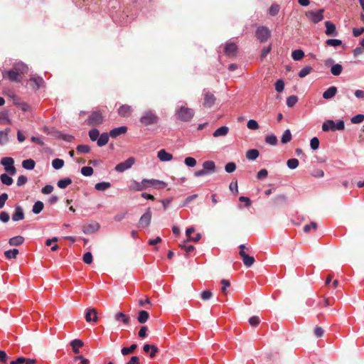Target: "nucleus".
<instances>
[{"label": "nucleus", "mask_w": 364, "mask_h": 364, "mask_svg": "<svg viewBox=\"0 0 364 364\" xmlns=\"http://www.w3.org/2000/svg\"><path fill=\"white\" fill-rule=\"evenodd\" d=\"M1 181L3 184L11 186L13 183V178L8 176L6 173H3L0 176Z\"/></svg>", "instance_id": "40"}, {"label": "nucleus", "mask_w": 364, "mask_h": 364, "mask_svg": "<svg viewBox=\"0 0 364 364\" xmlns=\"http://www.w3.org/2000/svg\"><path fill=\"white\" fill-rule=\"evenodd\" d=\"M326 44L329 46H338L342 44V41L339 39H328L326 41Z\"/></svg>", "instance_id": "53"}, {"label": "nucleus", "mask_w": 364, "mask_h": 364, "mask_svg": "<svg viewBox=\"0 0 364 364\" xmlns=\"http://www.w3.org/2000/svg\"><path fill=\"white\" fill-rule=\"evenodd\" d=\"M279 9L280 8L278 4H272L269 9V13L272 16H275L279 13Z\"/></svg>", "instance_id": "61"}, {"label": "nucleus", "mask_w": 364, "mask_h": 364, "mask_svg": "<svg viewBox=\"0 0 364 364\" xmlns=\"http://www.w3.org/2000/svg\"><path fill=\"white\" fill-rule=\"evenodd\" d=\"M24 241V238L22 236H15L9 239V243L12 246H18L21 245Z\"/></svg>", "instance_id": "31"}, {"label": "nucleus", "mask_w": 364, "mask_h": 364, "mask_svg": "<svg viewBox=\"0 0 364 364\" xmlns=\"http://www.w3.org/2000/svg\"><path fill=\"white\" fill-rule=\"evenodd\" d=\"M136 344H132L129 347H124L122 348L121 352L123 355H127L134 353V351L136 349Z\"/></svg>", "instance_id": "36"}, {"label": "nucleus", "mask_w": 364, "mask_h": 364, "mask_svg": "<svg viewBox=\"0 0 364 364\" xmlns=\"http://www.w3.org/2000/svg\"><path fill=\"white\" fill-rule=\"evenodd\" d=\"M159 120V117L153 110L144 112L139 119V122L145 127L156 124Z\"/></svg>", "instance_id": "1"}, {"label": "nucleus", "mask_w": 364, "mask_h": 364, "mask_svg": "<svg viewBox=\"0 0 364 364\" xmlns=\"http://www.w3.org/2000/svg\"><path fill=\"white\" fill-rule=\"evenodd\" d=\"M135 162V159L134 157H129L126 161L118 164L115 166V171L117 172H123L129 168H130Z\"/></svg>", "instance_id": "11"}, {"label": "nucleus", "mask_w": 364, "mask_h": 364, "mask_svg": "<svg viewBox=\"0 0 364 364\" xmlns=\"http://www.w3.org/2000/svg\"><path fill=\"white\" fill-rule=\"evenodd\" d=\"M287 165L290 169H295L299 166V160L297 159H290L287 161Z\"/></svg>", "instance_id": "47"}, {"label": "nucleus", "mask_w": 364, "mask_h": 364, "mask_svg": "<svg viewBox=\"0 0 364 364\" xmlns=\"http://www.w3.org/2000/svg\"><path fill=\"white\" fill-rule=\"evenodd\" d=\"M114 318L117 321H122L126 325L129 324L130 322V317L122 312L117 313L114 316Z\"/></svg>", "instance_id": "25"}, {"label": "nucleus", "mask_w": 364, "mask_h": 364, "mask_svg": "<svg viewBox=\"0 0 364 364\" xmlns=\"http://www.w3.org/2000/svg\"><path fill=\"white\" fill-rule=\"evenodd\" d=\"M72 183V180L70 178L60 179L58 181V186L60 188H65L68 186Z\"/></svg>", "instance_id": "43"}, {"label": "nucleus", "mask_w": 364, "mask_h": 364, "mask_svg": "<svg viewBox=\"0 0 364 364\" xmlns=\"http://www.w3.org/2000/svg\"><path fill=\"white\" fill-rule=\"evenodd\" d=\"M277 138L275 135L274 134H271V135H267L266 137H265V142L267 144H269L272 146H275L277 145Z\"/></svg>", "instance_id": "46"}, {"label": "nucleus", "mask_w": 364, "mask_h": 364, "mask_svg": "<svg viewBox=\"0 0 364 364\" xmlns=\"http://www.w3.org/2000/svg\"><path fill=\"white\" fill-rule=\"evenodd\" d=\"M291 140V134L289 129H287L283 133V135L281 139V142L282 144H287Z\"/></svg>", "instance_id": "41"}, {"label": "nucleus", "mask_w": 364, "mask_h": 364, "mask_svg": "<svg viewBox=\"0 0 364 364\" xmlns=\"http://www.w3.org/2000/svg\"><path fill=\"white\" fill-rule=\"evenodd\" d=\"M111 187V183L109 182H100L95 184V188L100 191H103Z\"/></svg>", "instance_id": "38"}, {"label": "nucleus", "mask_w": 364, "mask_h": 364, "mask_svg": "<svg viewBox=\"0 0 364 364\" xmlns=\"http://www.w3.org/2000/svg\"><path fill=\"white\" fill-rule=\"evenodd\" d=\"M229 132V128L226 126L220 127L217 129L213 134L214 137H218L221 136H225Z\"/></svg>", "instance_id": "29"}, {"label": "nucleus", "mask_w": 364, "mask_h": 364, "mask_svg": "<svg viewBox=\"0 0 364 364\" xmlns=\"http://www.w3.org/2000/svg\"><path fill=\"white\" fill-rule=\"evenodd\" d=\"M93 172V168L91 166H84L81 168V173L85 176H90Z\"/></svg>", "instance_id": "50"}, {"label": "nucleus", "mask_w": 364, "mask_h": 364, "mask_svg": "<svg viewBox=\"0 0 364 364\" xmlns=\"http://www.w3.org/2000/svg\"><path fill=\"white\" fill-rule=\"evenodd\" d=\"M149 318V313L146 311L141 310L138 314L137 321L140 323H144L148 321Z\"/></svg>", "instance_id": "30"}, {"label": "nucleus", "mask_w": 364, "mask_h": 364, "mask_svg": "<svg viewBox=\"0 0 364 364\" xmlns=\"http://www.w3.org/2000/svg\"><path fill=\"white\" fill-rule=\"evenodd\" d=\"M143 350L145 353H150L151 358H154L159 352V349L155 345L144 344Z\"/></svg>", "instance_id": "20"}, {"label": "nucleus", "mask_w": 364, "mask_h": 364, "mask_svg": "<svg viewBox=\"0 0 364 364\" xmlns=\"http://www.w3.org/2000/svg\"><path fill=\"white\" fill-rule=\"evenodd\" d=\"M259 151L257 149H250L246 152V158L249 160H255L259 156Z\"/></svg>", "instance_id": "34"}, {"label": "nucleus", "mask_w": 364, "mask_h": 364, "mask_svg": "<svg viewBox=\"0 0 364 364\" xmlns=\"http://www.w3.org/2000/svg\"><path fill=\"white\" fill-rule=\"evenodd\" d=\"M100 229V225L97 222H92L90 224L85 225L82 228V231L85 234H91Z\"/></svg>", "instance_id": "15"}, {"label": "nucleus", "mask_w": 364, "mask_h": 364, "mask_svg": "<svg viewBox=\"0 0 364 364\" xmlns=\"http://www.w3.org/2000/svg\"><path fill=\"white\" fill-rule=\"evenodd\" d=\"M18 254V250L17 249L9 250L4 252V255L7 259H14Z\"/></svg>", "instance_id": "45"}, {"label": "nucleus", "mask_w": 364, "mask_h": 364, "mask_svg": "<svg viewBox=\"0 0 364 364\" xmlns=\"http://www.w3.org/2000/svg\"><path fill=\"white\" fill-rule=\"evenodd\" d=\"M236 169V164L234 162H229L225 166V170L228 173H232Z\"/></svg>", "instance_id": "60"}, {"label": "nucleus", "mask_w": 364, "mask_h": 364, "mask_svg": "<svg viewBox=\"0 0 364 364\" xmlns=\"http://www.w3.org/2000/svg\"><path fill=\"white\" fill-rule=\"evenodd\" d=\"M343 70V67L340 64H335L331 68V73L332 75L338 76Z\"/></svg>", "instance_id": "42"}, {"label": "nucleus", "mask_w": 364, "mask_h": 364, "mask_svg": "<svg viewBox=\"0 0 364 364\" xmlns=\"http://www.w3.org/2000/svg\"><path fill=\"white\" fill-rule=\"evenodd\" d=\"M76 150L79 153L87 154L90 152V148L88 145L80 144L77 146Z\"/></svg>", "instance_id": "52"}, {"label": "nucleus", "mask_w": 364, "mask_h": 364, "mask_svg": "<svg viewBox=\"0 0 364 364\" xmlns=\"http://www.w3.org/2000/svg\"><path fill=\"white\" fill-rule=\"evenodd\" d=\"M7 77L12 82H20L21 74L17 70H11L6 73Z\"/></svg>", "instance_id": "19"}, {"label": "nucleus", "mask_w": 364, "mask_h": 364, "mask_svg": "<svg viewBox=\"0 0 364 364\" xmlns=\"http://www.w3.org/2000/svg\"><path fill=\"white\" fill-rule=\"evenodd\" d=\"M298 101V97L296 95H291L287 99V105L289 107H294Z\"/></svg>", "instance_id": "49"}, {"label": "nucleus", "mask_w": 364, "mask_h": 364, "mask_svg": "<svg viewBox=\"0 0 364 364\" xmlns=\"http://www.w3.org/2000/svg\"><path fill=\"white\" fill-rule=\"evenodd\" d=\"M323 9H319L317 12L309 11L306 12V16L313 23H317L323 18Z\"/></svg>", "instance_id": "9"}, {"label": "nucleus", "mask_w": 364, "mask_h": 364, "mask_svg": "<svg viewBox=\"0 0 364 364\" xmlns=\"http://www.w3.org/2000/svg\"><path fill=\"white\" fill-rule=\"evenodd\" d=\"M24 218V213L21 206H16L15 212L12 215V220L14 221H19Z\"/></svg>", "instance_id": "24"}, {"label": "nucleus", "mask_w": 364, "mask_h": 364, "mask_svg": "<svg viewBox=\"0 0 364 364\" xmlns=\"http://www.w3.org/2000/svg\"><path fill=\"white\" fill-rule=\"evenodd\" d=\"M144 185H145V188L154 187L156 189H164L167 186L166 182L156 179H144Z\"/></svg>", "instance_id": "8"}, {"label": "nucleus", "mask_w": 364, "mask_h": 364, "mask_svg": "<svg viewBox=\"0 0 364 364\" xmlns=\"http://www.w3.org/2000/svg\"><path fill=\"white\" fill-rule=\"evenodd\" d=\"M176 116L181 121L188 122L194 116V112L189 107L181 106L176 112Z\"/></svg>", "instance_id": "3"}, {"label": "nucleus", "mask_w": 364, "mask_h": 364, "mask_svg": "<svg viewBox=\"0 0 364 364\" xmlns=\"http://www.w3.org/2000/svg\"><path fill=\"white\" fill-rule=\"evenodd\" d=\"M31 87L34 90H38L44 83L43 79L37 75H32L29 79Z\"/></svg>", "instance_id": "14"}, {"label": "nucleus", "mask_w": 364, "mask_h": 364, "mask_svg": "<svg viewBox=\"0 0 364 364\" xmlns=\"http://www.w3.org/2000/svg\"><path fill=\"white\" fill-rule=\"evenodd\" d=\"M185 164L189 167H194L196 165V160L193 157H186L184 161Z\"/></svg>", "instance_id": "59"}, {"label": "nucleus", "mask_w": 364, "mask_h": 364, "mask_svg": "<svg viewBox=\"0 0 364 364\" xmlns=\"http://www.w3.org/2000/svg\"><path fill=\"white\" fill-rule=\"evenodd\" d=\"M44 204L43 202L38 200L33 205L32 211L34 214H39L43 209Z\"/></svg>", "instance_id": "35"}, {"label": "nucleus", "mask_w": 364, "mask_h": 364, "mask_svg": "<svg viewBox=\"0 0 364 364\" xmlns=\"http://www.w3.org/2000/svg\"><path fill=\"white\" fill-rule=\"evenodd\" d=\"M203 167L208 173L214 172L215 170V165L213 161H206L203 162Z\"/></svg>", "instance_id": "32"}, {"label": "nucleus", "mask_w": 364, "mask_h": 364, "mask_svg": "<svg viewBox=\"0 0 364 364\" xmlns=\"http://www.w3.org/2000/svg\"><path fill=\"white\" fill-rule=\"evenodd\" d=\"M104 122V114L100 109L92 110L87 119V124L89 126L97 127L101 125Z\"/></svg>", "instance_id": "2"}, {"label": "nucleus", "mask_w": 364, "mask_h": 364, "mask_svg": "<svg viewBox=\"0 0 364 364\" xmlns=\"http://www.w3.org/2000/svg\"><path fill=\"white\" fill-rule=\"evenodd\" d=\"M85 320L87 322H94L96 323L98 321L97 312V310L94 308L87 309L85 314Z\"/></svg>", "instance_id": "16"}, {"label": "nucleus", "mask_w": 364, "mask_h": 364, "mask_svg": "<svg viewBox=\"0 0 364 364\" xmlns=\"http://www.w3.org/2000/svg\"><path fill=\"white\" fill-rule=\"evenodd\" d=\"M157 156L161 161H168L173 159L172 154L168 153L165 149H161L159 151Z\"/></svg>", "instance_id": "22"}, {"label": "nucleus", "mask_w": 364, "mask_h": 364, "mask_svg": "<svg viewBox=\"0 0 364 364\" xmlns=\"http://www.w3.org/2000/svg\"><path fill=\"white\" fill-rule=\"evenodd\" d=\"M364 120V115L362 114H359L353 117L350 119L351 122L353 124H358L362 122Z\"/></svg>", "instance_id": "57"}, {"label": "nucleus", "mask_w": 364, "mask_h": 364, "mask_svg": "<svg viewBox=\"0 0 364 364\" xmlns=\"http://www.w3.org/2000/svg\"><path fill=\"white\" fill-rule=\"evenodd\" d=\"M240 252L239 255L242 258L243 264L247 267H252L255 263V258L252 256H250L246 252L244 251V249H247V251L249 250V247H247L245 245H240L239 246Z\"/></svg>", "instance_id": "5"}, {"label": "nucleus", "mask_w": 364, "mask_h": 364, "mask_svg": "<svg viewBox=\"0 0 364 364\" xmlns=\"http://www.w3.org/2000/svg\"><path fill=\"white\" fill-rule=\"evenodd\" d=\"M15 69L17 70L21 75L27 73L28 67L24 63H18L16 65Z\"/></svg>", "instance_id": "55"}, {"label": "nucleus", "mask_w": 364, "mask_h": 364, "mask_svg": "<svg viewBox=\"0 0 364 364\" xmlns=\"http://www.w3.org/2000/svg\"><path fill=\"white\" fill-rule=\"evenodd\" d=\"M52 166L55 169H60L64 166V161L60 159H55L52 161Z\"/></svg>", "instance_id": "48"}, {"label": "nucleus", "mask_w": 364, "mask_h": 364, "mask_svg": "<svg viewBox=\"0 0 364 364\" xmlns=\"http://www.w3.org/2000/svg\"><path fill=\"white\" fill-rule=\"evenodd\" d=\"M313 70V68L311 66H306L303 68L299 72V76L301 78H303L308 75L311 71Z\"/></svg>", "instance_id": "44"}, {"label": "nucleus", "mask_w": 364, "mask_h": 364, "mask_svg": "<svg viewBox=\"0 0 364 364\" xmlns=\"http://www.w3.org/2000/svg\"><path fill=\"white\" fill-rule=\"evenodd\" d=\"M313 229V230H316L317 229V223L316 222H311L308 225H304V231L306 232V233H308L309 232V231Z\"/></svg>", "instance_id": "54"}, {"label": "nucleus", "mask_w": 364, "mask_h": 364, "mask_svg": "<svg viewBox=\"0 0 364 364\" xmlns=\"http://www.w3.org/2000/svg\"><path fill=\"white\" fill-rule=\"evenodd\" d=\"M84 345V343L80 339H74L70 342V346H72L73 351L75 353H79L80 352V348H82Z\"/></svg>", "instance_id": "26"}, {"label": "nucleus", "mask_w": 364, "mask_h": 364, "mask_svg": "<svg viewBox=\"0 0 364 364\" xmlns=\"http://www.w3.org/2000/svg\"><path fill=\"white\" fill-rule=\"evenodd\" d=\"M220 283L223 284V287L221 288V291L224 294H228V291H227V288L229 287L230 286V283L228 280L227 279H222L220 281Z\"/></svg>", "instance_id": "62"}, {"label": "nucleus", "mask_w": 364, "mask_h": 364, "mask_svg": "<svg viewBox=\"0 0 364 364\" xmlns=\"http://www.w3.org/2000/svg\"><path fill=\"white\" fill-rule=\"evenodd\" d=\"M237 46L235 43L228 42L226 43L224 53L228 57L235 56L237 53Z\"/></svg>", "instance_id": "13"}, {"label": "nucleus", "mask_w": 364, "mask_h": 364, "mask_svg": "<svg viewBox=\"0 0 364 364\" xmlns=\"http://www.w3.org/2000/svg\"><path fill=\"white\" fill-rule=\"evenodd\" d=\"M152 213L150 208H148L146 212L141 216L139 221V226L141 228L148 227L151 220Z\"/></svg>", "instance_id": "10"}, {"label": "nucleus", "mask_w": 364, "mask_h": 364, "mask_svg": "<svg viewBox=\"0 0 364 364\" xmlns=\"http://www.w3.org/2000/svg\"><path fill=\"white\" fill-rule=\"evenodd\" d=\"M337 93V87L335 86H331L328 87L323 93V97L325 100H329L333 97Z\"/></svg>", "instance_id": "23"}, {"label": "nucleus", "mask_w": 364, "mask_h": 364, "mask_svg": "<svg viewBox=\"0 0 364 364\" xmlns=\"http://www.w3.org/2000/svg\"><path fill=\"white\" fill-rule=\"evenodd\" d=\"M109 134L107 133H102L99 136L97 144L99 146H103L106 145L109 141Z\"/></svg>", "instance_id": "28"}, {"label": "nucleus", "mask_w": 364, "mask_h": 364, "mask_svg": "<svg viewBox=\"0 0 364 364\" xmlns=\"http://www.w3.org/2000/svg\"><path fill=\"white\" fill-rule=\"evenodd\" d=\"M204 101L203 106L205 107H211L215 102L216 97L215 95L209 91L204 90Z\"/></svg>", "instance_id": "12"}, {"label": "nucleus", "mask_w": 364, "mask_h": 364, "mask_svg": "<svg viewBox=\"0 0 364 364\" xmlns=\"http://www.w3.org/2000/svg\"><path fill=\"white\" fill-rule=\"evenodd\" d=\"M129 189L134 191H140L145 189V185H144V179L141 183L136 182L135 181H133L129 186Z\"/></svg>", "instance_id": "27"}, {"label": "nucleus", "mask_w": 364, "mask_h": 364, "mask_svg": "<svg viewBox=\"0 0 364 364\" xmlns=\"http://www.w3.org/2000/svg\"><path fill=\"white\" fill-rule=\"evenodd\" d=\"M304 56V53L302 50H294L291 53V57L294 60H300Z\"/></svg>", "instance_id": "39"}, {"label": "nucleus", "mask_w": 364, "mask_h": 364, "mask_svg": "<svg viewBox=\"0 0 364 364\" xmlns=\"http://www.w3.org/2000/svg\"><path fill=\"white\" fill-rule=\"evenodd\" d=\"M247 127H248V129L253 130L259 129V124L257 122L255 121V119H250L247 122Z\"/></svg>", "instance_id": "56"}, {"label": "nucleus", "mask_w": 364, "mask_h": 364, "mask_svg": "<svg viewBox=\"0 0 364 364\" xmlns=\"http://www.w3.org/2000/svg\"><path fill=\"white\" fill-rule=\"evenodd\" d=\"M310 146L313 150H316L319 146V140L317 137H313L310 141Z\"/></svg>", "instance_id": "63"}, {"label": "nucleus", "mask_w": 364, "mask_h": 364, "mask_svg": "<svg viewBox=\"0 0 364 364\" xmlns=\"http://www.w3.org/2000/svg\"><path fill=\"white\" fill-rule=\"evenodd\" d=\"M127 127L125 126H122V127H119L112 129V130H110L109 134L112 138H116L121 134H125L127 132Z\"/></svg>", "instance_id": "18"}, {"label": "nucleus", "mask_w": 364, "mask_h": 364, "mask_svg": "<svg viewBox=\"0 0 364 364\" xmlns=\"http://www.w3.org/2000/svg\"><path fill=\"white\" fill-rule=\"evenodd\" d=\"M132 109L127 105H122L118 109V114L124 117H128L132 114Z\"/></svg>", "instance_id": "21"}, {"label": "nucleus", "mask_w": 364, "mask_h": 364, "mask_svg": "<svg viewBox=\"0 0 364 364\" xmlns=\"http://www.w3.org/2000/svg\"><path fill=\"white\" fill-rule=\"evenodd\" d=\"M255 36L261 43H264L270 37V31L265 26H260L257 29Z\"/></svg>", "instance_id": "7"}, {"label": "nucleus", "mask_w": 364, "mask_h": 364, "mask_svg": "<svg viewBox=\"0 0 364 364\" xmlns=\"http://www.w3.org/2000/svg\"><path fill=\"white\" fill-rule=\"evenodd\" d=\"M284 88V82L283 80H278L276 83H275V90L278 92H281L283 91Z\"/></svg>", "instance_id": "64"}, {"label": "nucleus", "mask_w": 364, "mask_h": 364, "mask_svg": "<svg viewBox=\"0 0 364 364\" xmlns=\"http://www.w3.org/2000/svg\"><path fill=\"white\" fill-rule=\"evenodd\" d=\"M345 128L344 122L342 120H339L336 124L333 120H327L322 125V130L323 132H328L329 130H343Z\"/></svg>", "instance_id": "4"}, {"label": "nucleus", "mask_w": 364, "mask_h": 364, "mask_svg": "<svg viewBox=\"0 0 364 364\" xmlns=\"http://www.w3.org/2000/svg\"><path fill=\"white\" fill-rule=\"evenodd\" d=\"M249 323L252 326L256 327L260 323L259 318L257 316H253L249 318Z\"/></svg>", "instance_id": "58"}, {"label": "nucleus", "mask_w": 364, "mask_h": 364, "mask_svg": "<svg viewBox=\"0 0 364 364\" xmlns=\"http://www.w3.org/2000/svg\"><path fill=\"white\" fill-rule=\"evenodd\" d=\"M326 26V31L325 33L326 35L330 36H336L338 35V33L336 31V26L334 23H331V21H326L325 22Z\"/></svg>", "instance_id": "17"}, {"label": "nucleus", "mask_w": 364, "mask_h": 364, "mask_svg": "<svg viewBox=\"0 0 364 364\" xmlns=\"http://www.w3.org/2000/svg\"><path fill=\"white\" fill-rule=\"evenodd\" d=\"M35 166L36 163L31 159L23 160L22 162L23 168L27 170H33L35 168Z\"/></svg>", "instance_id": "33"}, {"label": "nucleus", "mask_w": 364, "mask_h": 364, "mask_svg": "<svg viewBox=\"0 0 364 364\" xmlns=\"http://www.w3.org/2000/svg\"><path fill=\"white\" fill-rule=\"evenodd\" d=\"M1 164L4 166V169L10 175H14L16 169L14 166V160L11 157H4L1 160Z\"/></svg>", "instance_id": "6"}, {"label": "nucleus", "mask_w": 364, "mask_h": 364, "mask_svg": "<svg viewBox=\"0 0 364 364\" xmlns=\"http://www.w3.org/2000/svg\"><path fill=\"white\" fill-rule=\"evenodd\" d=\"M10 129H6L4 131H0V144H5L9 141L8 134Z\"/></svg>", "instance_id": "37"}, {"label": "nucleus", "mask_w": 364, "mask_h": 364, "mask_svg": "<svg viewBox=\"0 0 364 364\" xmlns=\"http://www.w3.org/2000/svg\"><path fill=\"white\" fill-rule=\"evenodd\" d=\"M88 134L92 141H96V140H97V139L100 136V132L97 129H92L89 131Z\"/></svg>", "instance_id": "51"}]
</instances>
